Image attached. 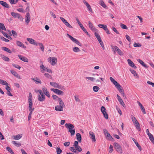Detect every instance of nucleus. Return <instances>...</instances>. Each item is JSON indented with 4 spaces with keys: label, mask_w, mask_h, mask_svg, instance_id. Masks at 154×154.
I'll list each match as a JSON object with an SVG mask.
<instances>
[{
    "label": "nucleus",
    "mask_w": 154,
    "mask_h": 154,
    "mask_svg": "<svg viewBox=\"0 0 154 154\" xmlns=\"http://www.w3.org/2000/svg\"><path fill=\"white\" fill-rule=\"evenodd\" d=\"M28 102L29 110V111L30 112L28 116V120L29 121L31 118L32 112L34 109V108H32V94L30 92L29 93Z\"/></svg>",
    "instance_id": "nucleus-1"
},
{
    "label": "nucleus",
    "mask_w": 154,
    "mask_h": 154,
    "mask_svg": "<svg viewBox=\"0 0 154 154\" xmlns=\"http://www.w3.org/2000/svg\"><path fill=\"white\" fill-rule=\"evenodd\" d=\"M109 79L115 85L116 88L118 90L119 92L121 93L122 92V87L120 84L118 83L113 78L110 77Z\"/></svg>",
    "instance_id": "nucleus-2"
},
{
    "label": "nucleus",
    "mask_w": 154,
    "mask_h": 154,
    "mask_svg": "<svg viewBox=\"0 0 154 154\" xmlns=\"http://www.w3.org/2000/svg\"><path fill=\"white\" fill-rule=\"evenodd\" d=\"M104 134L105 135L106 138L108 140L112 141L113 138L110 135V134L106 130L104 129L103 130Z\"/></svg>",
    "instance_id": "nucleus-3"
},
{
    "label": "nucleus",
    "mask_w": 154,
    "mask_h": 154,
    "mask_svg": "<svg viewBox=\"0 0 154 154\" xmlns=\"http://www.w3.org/2000/svg\"><path fill=\"white\" fill-rule=\"evenodd\" d=\"M113 145L114 147L116 149L117 152L121 153H122V150L121 146L119 143H114Z\"/></svg>",
    "instance_id": "nucleus-4"
},
{
    "label": "nucleus",
    "mask_w": 154,
    "mask_h": 154,
    "mask_svg": "<svg viewBox=\"0 0 154 154\" xmlns=\"http://www.w3.org/2000/svg\"><path fill=\"white\" fill-rule=\"evenodd\" d=\"M11 15L15 18L19 19L21 20H23L22 16L18 13L12 12L11 13Z\"/></svg>",
    "instance_id": "nucleus-5"
},
{
    "label": "nucleus",
    "mask_w": 154,
    "mask_h": 154,
    "mask_svg": "<svg viewBox=\"0 0 154 154\" xmlns=\"http://www.w3.org/2000/svg\"><path fill=\"white\" fill-rule=\"evenodd\" d=\"M48 61L51 63V64L54 66L55 65L57 62V59L54 57H50L48 59Z\"/></svg>",
    "instance_id": "nucleus-6"
},
{
    "label": "nucleus",
    "mask_w": 154,
    "mask_h": 154,
    "mask_svg": "<svg viewBox=\"0 0 154 154\" xmlns=\"http://www.w3.org/2000/svg\"><path fill=\"white\" fill-rule=\"evenodd\" d=\"M146 133L148 135L149 138L151 140V142L154 144V138L153 135L149 133V131L148 129H147L146 130Z\"/></svg>",
    "instance_id": "nucleus-7"
},
{
    "label": "nucleus",
    "mask_w": 154,
    "mask_h": 154,
    "mask_svg": "<svg viewBox=\"0 0 154 154\" xmlns=\"http://www.w3.org/2000/svg\"><path fill=\"white\" fill-rule=\"evenodd\" d=\"M60 19L64 23V24L68 27L70 28H72L73 27L64 18L62 17H60Z\"/></svg>",
    "instance_id": "nucleus-8"
},
{
    "label": "nucleus",
    "mask_w": 154,
    "mask_h": 154,
    "mask_svg": "<svg viewBox=\"0 0 154 154\" xmlns=\"http://www.w3.org/2000/svg\"><path fill=\"white\" fill-rule=\"evenodd\" d=\"M78 142L77 141H75L74 142L73 146L75 147L76 150L80 152L82 151V149L80 146L78 145Z\"/></svg>",
    "instance_id": "nucleus-9"
},
{
    "label": "nucleus",
    "mask_w": 154,
    "mask_h": 154,
    "mask_svg": "<svg viewBox=\"0 0 154 154\" xmlns=\"http://www.w3.org/2000/svg\"><path fill=\"white\" fill-rule=\"evenodd\" d=\"M51 91L54 92L55 93L57 94L58 95H63V92L62 91L59 90L57 89L51 88Z\"/></svg>",
    "instance_id": "nucleus-10"
},
{
    "label": "nucleus",
    "mask_w": 154,
    "mask_h": 154,
    "mask_svg": "<svg viewBox=\"0 0 154 154\" xmlns=\"http://www.w3.org/2000/svg\"><path fill=\"white\" fill-rule=\"evenodd\" d=\"M26 39L30 44L34 45H38V43L36 42L35 40L32 38H27Z\"/></svg>",
    "instance_id": "nucleus-11"
},
{
    "label": "nucleus",
    "mask_w": 154,
    "mask_h": 154,
    "mask_svg": "<svg viewBox=\"0 0 154 154\" xmlns=\"http://www.w3.org/2000/svg\"><path fill=\"white\" fill-rule=\"evenodd\" d=\"M42 90L48 98L50 97V95L49 92L48 91L47 88L43 87L42 88Z\"/></svg>",
    "instance_id": "nucleus-12"
},
{
    "label": "nucleus",
    "mask_w": 154,
    "mask_h": 154,
    "mask_svg": "<svg viewBox=\"0 0 154 154\" xmlns=\"http://www.w3.org/2000/svg\"><path fill=\"white\" fill-rule=\"evenodd\" d=\"M90 137L91 139L93 142H95L96 141L94 133L92 131L89 132Z\"/></svg>",
    "instance_id": "nucleus-13"
},
{
    "label": "nucleus",
    "mask_w": 154,
    "mask_h": 154,
    "mask_svg": "<svg viewBox=\"0 0 154 154\" xmlns=\"http://www.w3.org/2000/svg\"><path fill=\"white\" fill-rule=\"evenodd\" d=\"M84 3L86 5L87 8L90 11L93 12L92 9L91 8L89 4L85 0H83V1Z\"/></svg>",
    "instance_id": "nucleus-14"
},
{
    "label": "nucleus",
    "mask_w": 154,
    "mask_h": 154,
    "mask_svg": "<svg viewBox=\"0 0 154 154\" xmlns=\"http://www.w3.org/2000/svg\"><path fill=\"white\" fill-rule=\"evenodd\" d=\"M117 99L119 102L120 103L123 107H124L125 106V105L124 103L123 102V100L121 99V97L118 94L117 95Z\"/></svg>",
    "instance_id": "nucleus-15"
},
{
    "label": "nucleus",
    "mask_w": 154,
    "mask_h": 154,
    "mask_svg": "<svg viewBox=\"0 0 154 154\" xmlns=\"http://www.w3.org/2000/svg\"><path fill=\"white\" fill-rule=\"evenodd\" d=\"M38 99L40 101L43 102L45 100V95H38Z\"/></svg>",
    "instance_id": "nucleus-16"
},
{
    "label": "nucleus",
    "mask_w": 154,
    "mask_h": 154,
    "mask_svg": "<svg viewBox=\"0 0 154 154\" xmlns=\"http://www.w3.org/2000/svg\"><path fill=\"white\" fill-rule=\"evenodd\" d=\"M65 126L66 128H68L69 130H73L74 127V126L72 124L70 123L66 124Z\"/></svg>",
    "instance_id": "nucleus-17"
},
{
    "label": "nucleus",
    "mask_w": 154,
    "mask_h": 154,
    "mask_svg": "<svg viewBox=\"0 0 154 154\" xmlns=\"http://www.w3.org/2000/svg\"><path fill=\"white\" fill-rule=\"evenodd\" d=\"M16 44L18 46L22 48H23L24 49H25L26 48V46H25L23 43L19 41H17Z\"/></svg>",
    "instance_id": "nucleus-18"
},
{
    "label": "nucleus",
    "mask_w": 154,
    "mask_h": 154,
    "mask_svg": "<svg viewBox=\"0 0 154 154\" xmlns=\"http://www.w3.org/2000/svg\"><path fill=\"white\" fill-rule=\"evenodd\" d=\"M11 72L13 75L18 79H21L20 75H19L16 71L13 70H11Z\"/></svg>",
    "instance_id": "nucleus-19"
},
{
    "label": "nucleus",
    "mask_w": 154,
    "mask_h": 154,
    "mask_svg": "<svg viewBox=\"0 0 154 154\" xmlns=\"http://www.w3.org/2000/svg\"><path fill=\"white\" fill-rule=\"evenodd\" d=\"M128 64L131 67L135 69L137 68L136 66L134 65V63L133 62L131 61V60L129 59H128L127 60Z\"/></svg>",
    "instance_id": "nucleus-20"
},
{
    "label": "nucleus",
    "mask_w": 154,
    "mask_h": 154,
    "mask_svg": "<svg viewBox=\"0 0 154 154\" xmlns=\"http://www.w3.org/2000/svg\"><path fill=\"white\" fill-rule=\"evenodd\" d=\"M18 56L19 58H20V59L22 60V61L26 62H28V59L25 57L22 56L21 55H18Z\"/></svg>",
    "instance_id": "nucleus-21"
},
{
    "label": "nucleus",
    "mask_w": 154,
    "mask_h": 154,
    "mask_svg": "<svg viewBox=\"0 0 154 154\" xmlns=\"http://www.w3.org/2000/svg\"><path fill=\"white\" fill-rule=\"evenodd\" d=\"M115 50L120 55H123V54L121 51L116 46H115Z\"/></svg>",
    "instance_id": "nucleus-22"
},
{
    "label": "nucleus",
    "mask_w": 154,
    "mask_h": 154,
    "mask_svg": "<svg viewBox=\"0 0 154 154\" xmlns=\"http://www.w3.org/2000/svg\"><path fill=\"white\" fill-rule=\"evenodd\" d=\"M88 25L89 27L94 32L96 31V29L95 28L93 24L90 21H89Z\"/></svg>",
    "instance_id": "nucleus-23"
},
{
    "label": "nucleus",
    "mask_w": 154,
    "mask_h": 154,
    "mask_svg": "<svg viewBox=\"0 0 154 154\" xmlns=\"http://www.w3.org/2000/svg\"><path fill=\"white\" fill-rule=\"evenodd\" d=\"M50 85L53 86L54 88H60V86L59 84L56 82H50Z\"/></svg>",
    "instance_id": "nucleus-24"
},
{
    "label": "nucleus",
    "mask_w": 154,
    "mask_h": 154,
    "mask_svg": "<svg viewBox=\"0 0 154 154\" xmlns=\"http://www.w3.org/2000/svg\"><path fill=\"white\" fill-rule=\"evenodd\" d=\"M0 4L6 8H9V5L7 4L5 2L2 1H0Z\"/></svg>",
    "instance_id": "nucleus-25"
},
{
    "label": "nucleus",
    "mask_w": 154,
    "mask_h": 154,
    "mask_svg": "<svg viewBox=\"0 0 154 154\" xmlns=\"http://www.w3.org/2000/svg\"><path fill=\"white\" fill-rule=\"evenodd\" d=\"M63 106L60 105L57 106H55V109L56 110L58 111H63Z\"/></svg>",
    "instance_id": "nucleus-26"
},
{
    "label": "nucleus",
    "mask_w": 154,
    "mask_h": 154,
    "mask_svg": "<svg viewBox=\"0 0 154 154\" xmlns=\"http://www.w3.org/2000/svg\"><path fill=\"white\" fill-rule=\"evenodd\" d=\"M2 49L3 50L11 54L12 53L11 51L8 48L6 47H2Z\"/></svg>",
    "instance_id": "nucleus-27"
},
{
    "label": "nucleus",
    "mask_w": 154,
    "mask_h": 154,
    "mask_svg": "<svg viewBox=\"0 0 154 154\" xmlns=\"http://www.w3.org/2000/svg\"><path fill=\"white\" fill-rule=\"evenodd\" d=\"M45 71L49 73H52V70L50 69H48V68H46L45 67L44 69H41V72L42 73H44Z\"/></svg>",
    "instance_id": "nucleus-28"
},
{
    "label": "nucleus",
    "mask_w": 154,
    "mask_h": 154,
    "mask_svg": "<svg viewBox=\"0 0 154 154\" xmlns=\"http://www.w3.org/2000/svg\"><path fill=\"white\" fill-rule=\"evenodd\" d=\"M76 139L80 143L82 141V137L81 134L80 133H77L76 135Z\"/></svg>",
    "instance_id": "nucleus-29"
},
{
    "label": "nucleus",
    "mask_w": 154,
    "mask_h": 154,
    "mask_svg": "<svg viewBox=\"0 0 154 154\" xmlns=\"http://www.w3.org/2000/svg\"><path fill=\"white\" fill-rule=\"evenodd\" d=\"M99 4L102 6L103 8L107 9V6L104 3L103 1L101 0L99 2Z\"/></svg>",
    "instance_id": "nucleus-30"
},
{
    "label": "nucleus",
    "mask_w": 154,
    "mask_h": 154,
    "mask_svg": "<svg viewBox=\"0 0 154 154\" xmlns=\"http://www.w3.org/2000/svg\"><path fill=\"white\" fill-rule=\"evenodd\" d=\"M133 140L134 142V143H135L137 146L138 147V148L139 149L140 151H141V146L138 143L134 138L133 139Z\"/></svg>",
    "instance_id": "nucleus-31"
},
{
    "label": "nucleus",
    "mask_w": 154,
    "mask_h": 154,
    "mask_svg": "<svg viewBox=\"0 0 154 154\" xmlns=\"http://www.w3.org/2000/svg\"><path fill=\"white\" fill-rule=\"evenodd\" d=\"M66 35L69 37L70 39L74 43H75V42H76V41H77V39L73 38L71 35H69L67 33Z\"/></svg>",
    "instance_id": "nucleus-32"
},
{
    "label": "nucleus",
    "mask_w": 154,
    "mask_h": 154,
    "mask_svg": "<svg viewBox=\"0 0 154 154\" xmlns=\"http://www.w3.org/2000/svg\"><path fill=\"white\" fill-rule=\"evenodd\" d=\"M2 29L5 31L6 29L3 24L0 23V31H1Z\"/></svg>",
    "instance_id": "nucleus-33"
},
{
    "label": "nucleus",
    "mask_w": 154,
    "mask_h": 154,
    "mask_svg": "<svg viewBox=\"0 0 154 154\" xmlns=\"http://www.w3.org/2000/svg\"><path fill=\"white\" fill-rule=\"evenodd\" d=\"M22 137V136L20 134H18L17 135L13 136L14 139L16 140H18L20 139Z\"/></svg>",
    "instance_id": "nucleus-34"
},
{
    "label": "nucleus",
    "mask_w": 154,
    "mask_h": 154,
    "mask_svg": "<svg viewBox=\"0 0 154 154\" xmlns=\"http://www.w3.org/2000/svg\"><path fill=\"white\" fill-rule=\"evenodd\" d=\"M130 71L131 73L134 75V76L138 77V75L136 71L134 70H133L131 69H130Z\"/></svg>",
    "instance_id": "nucleus-35"
},
{
    "label": "nucleus",
    "mask_w": 154,
    "mask_h": 154,
    "mask_svg": "<svg viewBox=\"0 0 154 154\" xmlns=\"http://www.w3.org/2000/svg\"><path fill=\"white\" fill-rule=\"evenodd\" d=\"M100 28L103 29L104 30L107 27V26L105 25L99 24L98 25Z\"/></svg>",
    "instance_id": "nucleus-36"
},
{
    "label": "nucleus",
    "mask_w": 154,
    "mask_h": 154,
    "mask_svg": "<svg viewBox=\"0 0 154 154\" xmlns=\"http://www.w3.org/2000/svg\"><path fill=\"white\" fill-rule=\"evenodd\" d=\"M134 124L135 125L136 128L139 131H140V125L138 122L137 121V122L134 123Z\"/></svg>",
    "instance_id": "nucleus-37"
},
{
    "label": "nucleus",
    "mask_w": 154,
    "mask_h": 154,
    "mask_svg": "<svg viewBox=\"0 0 154 154\" xmlns=\"http://www.w3.org/2000/svg\"><path fill=\"white\" fill-rule=\"evenodd\" d=\"M59 105L63 107L64 106V104L61 98H59Z\"/></svg>",
    "instance_id": "nucleus-38"
},
{
    "label": "nucleus",
    "mask_w": 154,
    "mask_h": 154,
    "mask_svg": "<svg viewBox=\"0 0 154 154\" xmlns=\"http://www.w3.org/2000/svg\"><path fill=\"white\" fill-rule=\"evenodd\" d=\"M93 90L95 92H97L100 89V88L96 86H94L93 88Z\"/></svg>",
    "instance_id": "nucleus-39"
},
{
    "label": "nucleus",
    "mask_w": 154,
    "mask_h": 154,
    "mask_svg": "<svg viewBox=\"0 0 154 154\" xmlns=\"http://www.w3.org/2000/svg\"><path fill=\"white\" fill-rule=\"evenodd\" d=\"M72 50L73 51L75 52H78L80 51L79 49L78 48L76 47H73Z\"/></svg>",
    "instance_id": "nucleus-40"
},
{
    "label": "nucleus",
    "mask_w": 154,
    "mask_h": 154,
    "mask_svg": "<svg viewBox=\"0 0 154 154\" xmlns=\"http://www.w3.org/2000/svg\"><path fill=\"white\" fill-rule=\"evenodd\" d=\"M38 45H39L40 48L42 51H44V46L43 44L41 43H38Z\"/></svg>",
    "instance_id": "nucleus-41"
},
{
    "label": "nucleus",
    "mask_w": 154,
    "mask_h": 154,
    "mask_svg": "<svg viewBox=\"0 0 154 154\" xmlns=\"http://www.w3.org/2000/svg\"><path fill=\"white\" fill-rule=\"evenodd\" d=\"M138 103L140 107V108L143 113V114H144V109L143 106L141 104L140 102H138Z\"/></svg>",
    "instance_id": "nucleus-42"
},
{
    "label": "nucleus",
    "mask_w": 154,
    "mask_h": 154,
    "mask_svg": "<svg viewBox=\"0 0 154 154\" xmlns=\"http://www.w3.org/2000/svg\"><path fill=\"white\" fill-rule=\"evenodd\" d=\"M6 149L9 152L11 153V154H14V152L13 151L12 149L9 147L7 146L6 147Z\"/></svg>",
    "instance_id": "nucleus-43"
},
{
    "label": "nucleus",
    "mask_w": 154,
    "mask_h": 154,
    "mask_svg": "<svg viewBox=\"0 0 154 154\" xmlns=\"http://www.w3.org/2000/svg\"><path fill=\"white\" fill-rule=\"evenodd\" d=\"M81 28L82 29V30L86 34L90 36L89 34L87 32V31L86 30V29L84 28V27L83 26V25L81 26H80Z\"/></svg>",
    "instance_id": "nucleus-44"
},
{
    "label": "nucleus",
    "mask_w": 154,
    "mask_h": 154,
    "mask_svg": "<svg viewBox=\"0 0 154 154\" xmlns=\"http://www.w3.org/2000/svg\"><path fill=\"white\" fill-rule=\"evenodd\" d=\"M18 0H9V2L11 4H15L18 1Z\"/></svg>",
    "instance_id": "nucleus-45"
},
{
    "label": "nucleus",
    "mask_w": 154,
    "mask_h": 154,
    "mask_svg": "<svg viewBox=\"0 0 154 154\" xmlns=\"http://www.w3.org/2000/svg\"><path fill=\"white\" fill-rule=\"evenodd\" d=\"M2 58L5 61L8 62L10 60L9 58L8 57L4 55L2 57Z\"/></svg>",
    "instance_id": "nucleus-46"
},
{
    "label": "nucleus",
    "mask_w": 154,
    "mask_h": 154,
    "mask_svg": "<svg viewBox=\"0 0 154 154\" xmlns=\"http://www.w3.org/2000/svg\"><path fill=\"white\" fill-rule=\"evenodd\" d=\"M86 79H88L89 80H91L92 82H94L95 80V79L93 77H86Z\"/></svg>",
    "instance_id": "nucleus-47"
},
{
    "label": "nucleus",
    "mask_w": 154,
    "mask_h": 154,
    "mask_svg": "<svg viewBox=\"0 0 154 154\" xmlns=\"http://www.w3.org/2000/svg\"><path fill=\"white\" fill-rule=\"evenodd\" d=\"M69 132L71 136H73L74 135L75 133V129H73L72 130H69Z\"/></svg>",
    "instance_id": "nucleus-48"
},
{
    "label": "nucleus",
    "mask_w": 154,
    "mask_h": 154,
    "mask_svg": "<svg viewBox=\"0 0 154 154\" xmlns=\"http://www.w3.org/2000/svg\"><path fill=\"white\" fill-rule=\"evenodd\" d=\"M131 118L132 120V121H133V123H134L137 122V120L133 116H131Z\"/></svg>",
    "instance_id": "nucleus-49"
},
{
    "label": "nucleus",
    "mask_w": 154,
    "mask_h": 154,
    "mask_svg": "<svg viewBox=\"0 0 154 154\" xmlns=\"http://www.w3.org/2000/svg\"><path fill=\"white\" fill-rule=\"evenodd\" d=\"M137 61L141 64L143 66H144V63L141 60L139 59L137 60Z\"/></svg>",
    "instance_id": "nucleus-50"
},
{
    "label": "nucleus",
    "mask_w": 154,
    "mask_h": 154,
    "mask_svg": "<svg viewBox=\"0 0 154 154\" xmlns=\"http://www.w3.org/2000/svg\"><path fill=\"white\" fill-rule=\"evenodd\" d=\"M12 143L14 144L15 145L17 146H20L21 145V144L19 143H17V142L15 141H12Z\"/></svg>",
    "instance_id": "nucleus-51"
},
{
    "label": "nucleus",
    "mask_w": 154,
    "mask_h": 154,
    "mask_svg": "<svg viewBox=\"0 0 154 154\" xmlns=\"http://www.w3.org/2000/svg\"><path fill=\"white\" fill-rule=\"evenodd\" d=\"M56 150L57 154H60L62 152V150L58 147L57 148Z\"/></svg>",
    "instance_id": "nucleus-52"
},
{
    "label": "nucleus",
    "mask_w": 154,
    "mask_h": 154,
    "mask_svg": "<svg viewBox=\"0 0 154 154\" xmlns=\"http://www.w3.org/2000/svg\"><path fill=\"white\" fill-rule=\"evenodd\" d=\"M52 97L54 100L56 101L57 100H58L59 98L57 96L55 95H53Z\"/></svg>",
    "instance_id": "nucleus-53"
},
{
    "label": "nucleus",
    "mask_w": 154,
    "mask_h": 154,
    "mask_svg": "<svg viewBox=\"0 0 154 154\" xmlns=\"http://www.w3.org/2000/svg\"><path fill=\"white\" fill-rule=\"evenodd\" d=\"M120 25L122 29H127L128 28L125 25H124L122 23H121Z\"/></svg>",
    "instance_id": "nucleus-54"
},
{
    "label": "nucleus",
    "mask_w": 154,
    "mask_h": 154,
    "mask_svg": "<svg viewBox=\"0 0 154 154\" xmlns=\"http://www.w3.org/2000/svg\"><path fill=\"white\" fill-rule=\"evenodd\" d=\"M102 113L104 116V117L106 119H108V115L107 113L106 112H103Z\"/></svg>",
    "instance_id": "nucleus-55"
},
{
    "label": "nucleus",
    "mask_w": 154,
    "mask_h": 154,
    "mask_svg": "<svg viewBox=\"0 0 154 154\" xmlns=\"http://www.w3.org/2000/svg\"><path fill=\"white\" fill-rule=\"evenodd\" d=\"M12 65L14 67H15L16 68L18 69H20L21 68V67L20 66H19L18 65L15 64H12Z\"/></svg>",
    "instance_id": "nucleus-56"
},
{
    "label": "nucleus",
    "mask_w": 154,
    "mask_h": 154,
    "mask_svg": "<svg viewBox=\"0 0 154 154\" xmlns=\"http://www.w3.org/2000/svg\"><path fill=\"white\" fill-rule=\"evenodd\" d=\"M106 109L105 107L103 106H102L101 108V111L102 113L105 112H106Z\"/></svg>",
    "instance_id": "nucleus-57"
},
{
    "label": "nucleus",
    "mask_w": 154,
    "mask_h": 154,
    "mask_svg": "<svg viewBox=\"0 0 154 154\" xmlns=\"http://www.w3.org/2000/svg\"><path fill=\"white\" fill-rule=\"evenodd\" d=\"M1 38L2 39V40L3 41L6 42H8L9 41V40L5 38H4L2 36L1 37Z\"/></svg>",
    "instance_id": "nucleus-58"
},
{
    "label": "nucleus",
    "mask_w": 154,
    "mask_h": 154,
    "mask_svg": "<svg viewBox=\"0 0 154 154\" xmlns=\"http://www.w3.org/2000/svg\"><path fill=\"white\" fill-rule=\"evenodd\" d=\"M11 32L13 35L15 37H16L17 36V33L16 31H15L14 30H12L11 31Z\"/></svg>",
    "instance_id": "nucleus-59"
},
{
    "label": "nucleus",
    "mask_w": 154,
    "mask_h": 154,
    "mask_svg": "<svg viewBox=\"0 0 154 154\" xmlns=\"http://www.w3.org/2000/svg\"><path fill=\"white\" fill-rule=\"evenodd\" d=\"M70 150L72 152L76 153V151L75 150V149L74 147H71L70 149Z\"/></svg>",
    "instance_id": "nucleus-60"
},
{
    "label": "nucleus",
    "mask_w": 154,
    "mask_h": 154,
    "mask_svg": "<svg viewBox=\"0 0 154 154\" xmlns=\"http://www.w3.org/2000/svg\"><path fill=\"white\" fill-rule=\"evenodd\" d=\"M4 36L9 39H12V38H11V37L9 36L7 33L5 34Z\"/></svg>",
    "instance_id": "nucleus-61"
},
{
    "label": "nucleus",
    "mask_w": 154,
    "mask_h": 154,
    "mask_svg": "<svg viewBox=\"0 0 154 154\" xmlns=\"http://www.w3.org/2000/svg\"><path fill=\"white\" fill-rule=\"evenodd\" d=\"M30 21V17H27V18H26L25 19V21L26 22L27 24H28Z\"/></svg>",
    "instance_id": "nucleus-62"
},
{
    "label": "nucleus",
    "mask_w": 154,
    "mask_h": 154,
    "mask_svg": "<svg viewBox=\"0 0 154 154\" xmlns=\"http://www.w3.org/2000/svg\"><path fill=\"white\" fill-rule=\"evenodd\" d=\"M126 38V39L130 42H131V39L130 38V37L128 35H126L125 36Z\"/></svg>",
    "instance_id": "nucleus-63"
},
{
    "label": "nucleus",
    "mask_w": 154,
    "mask_h": 154,
    "mask_svg": "<svg viewBox=\"0 0 154 154\" xmlns=\"http://www.w3.org/2000/svg\"><path fill=\"white\" fill-rule=\"evenodd\" d=\"M50 14L54 19L56 18L55 14L51 11H50Z\"/></svg>",
    "instance_id": "nucleus-64"
}]
</instances>
